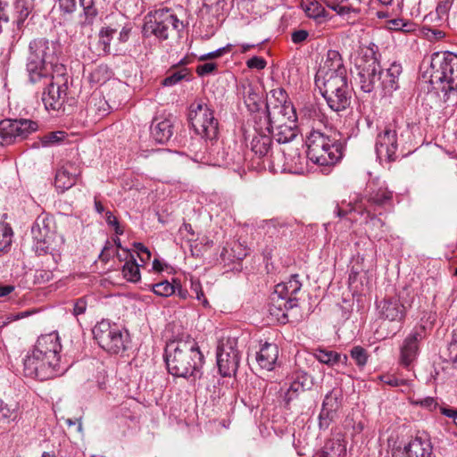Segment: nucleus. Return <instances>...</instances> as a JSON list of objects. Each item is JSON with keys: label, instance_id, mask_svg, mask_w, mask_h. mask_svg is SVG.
Listing matches in <instances>:
<instances>
[{"label": "nucleus", "instance_id": "nucleus-1", "mask_svg": "<svg viewBox=\"0 0 457 457\" xmlns=\"http://www.w3.org/2000/svg\"><path fill=\"white\" fill-rule=\"evenodd\" d=\"M165 362L169 372L175 377L196 378L201 373L204 355L197 342L187 335L166 345Z\"/></svg>", "mask_w": 457, "mask_h": 457}, {"label": "nucleus", "instance_id": "nucleus-2", "mask_svg": "<svg viewBox=\"0 0 457 457\" xmlns=\"http://www.w3.org/2000/svg\"><path fill=\"white\" fill-rule=\"evenodd\" d=\"M61 52V46L57 41L42 37L29 43L27 71L31 83L47 79L51 73L56 72L57 66H63L58 62Z\"/></svg>", "mask_w": 457, "mask_h": 457}, {"label": "nucleus", "instance_id": "nucleus-3", "mask_svg": "<svg viewBox=\"0 0 457 457\" xmlns=\"http://www.w3.org/2000/svg\"><path fill=\"white\" fill-rule=\"evenodd\" d=\"M430 83L442 91L449 105L457 104V55L450 52L435 53L431 58Z\"/></svg>", "mask_w": 457, "mask_h": 457}, {"label": "nucleus", "instance_id": "nucleus-4", "mask_svg": "<svg viewBox=\"0 0 457 457\" xmlns=\"http://www.w3.org/2000/svg\"><path fill=\"white\" fill-rule=\"evenodd\" d=\"M306 145L307 157L319 165H333L342 157L341 145L318 129H312L307 136Z\"/></svg>", "mask_w": 457, "mask_h": 457}, {"label": "nucleus", "instance_id": "nucleus-5", "mask_svg": "<svg viewBox=\"0 0 457 457\" xmlns=\"http://www.w3.org/2000/svg\"><path fill=\"white\" fill-rule=\"evenodd\" d=\"M188 120L195 132L206 141L216 140L219 134V122L213 110L203 98H197L190 104Z\"/></svg>", "mask_w": 457, "mask_h": 457}, {"label": "nucleus", "instance_id": "nucleus-6", "mask_svg": "<svg viewBox=\"0 0 457 457\" xmlns=\"http://www.w3.org/2000/svg\"><path fill=\"white\" fill-rule=\"evenodd\" d=\"M315 84L334 112H339L349 106L351 96L347 76L315 79Z\"/></svg>", "mask_w": 457, "mask_h": 457}, {"label": "nucleus", "instance_id": "nucleus-7", "mask_svg": "<svg viewBox=\"0 0 457 457\" xmlns=\"http://www.w3.org/2000/svg\"><path fill=\"white\" fill-rule=\"evenodd\" d=\"M149 21L144 25L145 35H154L160 40L178 36L183 28V23L170 9H160L148 14Z\"/></svg>", "mask_w": 457, "mask_h": 457}, {"label": "nucleus", "instance_id": "nucleus-8", "mask_svg": "<svg viewBox=\"0 0 457 457\" xmlns=\"http://www.w3.org/2000/svg\"><path fill=\"white\" fill-rule=\"evenodd\" d=\"M377 50L378 46L370 43L368 47L361 49L362 55L356 60L359 83L365 93L371 92L381 79V67L375 56Z\"/></svg>", "mask_w": 457, "mask_h": 457}, {"label": "nucleus", "instance_id": "nucleus-9", "mask_svg": "<svg viewBox=\"0 0 457 457\" xmlns=\"http://www.w3.org/2000/svg\"><path fill=\"white\" fill-rule=\"evenodd\" d=\"M49 83L42 95L45 107L60 110L65 102L68 90V75L65 66H57L56 72L48 77Z\"/></svg>", "mask_w": 457, "mask_h": 457}, {"label": "nucleus", "instance_id": "nucleus-10", "mask_svg": "<svg viewBox=\"0 0 457 457\" xmlns=\"http://www.w3.org/2000/svg\"><path fill=\"white\" fill-rule=\"evenodd\" d=\"M94 338L106 352L117 354L126 348V339L122 331L108 320H101L93 328Z\"/></svg>", "mask_w": 457, "mask_h": 457}, {"label": "nucleus", "instance_id": "nucleus-11", "mask_svg": "<svg viewBox=\"0 0 457 457\" xmlns=\"http://www.w3.org/2000/svg\"><path fill=\"white\" fill-rule=\"evenodd\" d=\"M279 111L272 110L271 117H264L265 130L270 132V129L278 144L284 145L295 141L297 137L295 131V113L294 116L279 114Z\"/></svg>", "mask_w": 457, "mask_h": 457}, {"label": "nucleus", "instance_id": "nucleus-12", "mask_svg": "<svg viewBox=\"0 0 457 457\" xmlns=\"http://www.w3.org/2000/svg\"><path fill=\"white\" fill-rule=\"evenodd\" d=\"M240 355L237 339L227 337L220 341L217 350V365L223 377L235 375L239 366Z\"/></svg>", "mask_w": 457, "mask_h": 457}, {"label": "nucleus", "instance_id": "nucleus-13", "mask_svg": "<svg viewBox=\"0 0 457 457\" xmlns=\"http://www.w3.org/2000/svg\"><path fill=\"white\" fill-rule=\"evenodd\" d=\"M37 129V123L31 120H3L0 121V145H11L17 139L22 140Z\"/></svg>", "mask_w": 457, "mask_h": 457}, {"label": "nucleus", "instance_id": "nucleus-14", "mask_svg": "<svg viewBox=\"0 0 457 457\" xmlns=\"http://www.w3.org/2000/svg\"><path fill=\"white\" fill-rule=\"evenodd\" d=\"M61 11L69 15H76L82 26L91 25L98 16L95 0H58Z\"/></svg>", "mask_w": 457, "mask_h": 457}, {"label": "nucleus", "instance_id": "nucleus-15", "mask_svg": "<svg viewBox=\"0 0 457 457\" xmlns=\"http://www.w3.org/2000/svg\"><path fill=\"white\" fill-rule=\"evenodd\" d=\"M23 372L26 377L46 380L54 378L59 372V369L32 351L23 361Z\"/></svg>", "mask_w": 457, "mask_h": 457}, {"label": "nucleus", "instance_id": "nucleus-16", "mask_svg": "<svg viewBox=\"0 0 457 457\" xmlns=\"http://www.w3.org/2000/svg\"><path fill=\"white\" fill-rule=\"evenodd\" d=\"M61 349L62 345L58 333L52 332L40 336L32 351L41 357L46 358L50 364L59 369V353Z\"/></svg>", "mask_w": 457, "mask_h": 457}, {"label": "nucleus", "instance_id": "nucleus-17", "mask_svg": "<svg viewBox=\"0 0 457 457\" xmlns=\"http://www.w3.org/2000/svg\"><path fill=\"white\" fill-rule=\"evenodd\" d=\"M398 143L395 129L386 127L378 134L376 139V153L380 160L393 162L397 159Z\"/></svg>", "mask_w": 457, "mask_h": 457}, {"label": "nucleus", "instance_id": "nucleus-18", "mask_svg": "<svg viewBox=\"0 0 457 457\" xmlns=\"http://www.w3.org/2000/svg\"><path fill=\"white\" fill-rule=\"evenodd\" d=\"M426 337V328L423 325L415 327L404 339L400 351V363L409 367L417 358L419 343Z\"/></svg>", "mask_w": 457, "mask_h": 457}, {"label": "nucleus", "instance_id": "nucleus-19", "mask_svg": "<svg viewBox=\"0 0 457 457\" xmlns=\"http://www.w3.org/2000/svg\"><path fill=\"white\" fill-rule=\"evenodd\" d=\"M278 293L274 289L270 296L269 312L277 320L285 323L289 320V312L298 306V299H290Z\"/></svg>", "mask_w": 457, "mask_h": 457}, {"label": "nucleus", "instance_id": "nucleus-20", "mask_svg": "<svg viewBox=\"0 0 457 457\" xmlns=\"http://www.w3.org/2000/svg\"><path fill=\"white\" fill-rule=\"evenodd\" d=\"M346 68L344 65L341 54L336 50H328L323 62L320 64L315 79L328 77H345Z\"/></svg>", "mask_w": 457, "mask_h": 457}, {"label": "nucleus", "instance_id": "nucleus-21", "mask_svg": "<svg viewBox=\"0 0 457 457\" xmlns=\"http://www.w3.org/2000/svg\"><path fill=\"white\" fill-rule=\"evenodd\" d=\"M287 99L288 96L283 87L272 89L266 103V112H263L264 117H271L272 110L279 111V114L291 115L293 117L295 110Z\"/></svg>", "mask_w": 457, "mask_h": 457}, {"label": "nucleus", "instance_id": "nucleus-22", "mask_svg": "<svg viewBox=\"0 0 457 457\" xmlns=\"http://www.w3.org/2000/svg\"><path fill=\"white\" fill-rule=\"evenodd\" d=\"M432 446L428 439L415 436L403 446L395 448L394 454L396 457H429Z\"/></svg>", "mask_w": 457, "mask_h": 457}, {"label": "nucleus", "instance_id": "nucleus-23", "mask_svg": "<svg viewBox=\"0 0 457 457\" xmlns=\"http://www.w3.org/2000/svg\"><path fill=\"white\" fill-rule=\"evenodd\" d=\"M378 308L380 317L390 321H401L406 315V308L397 296L383 299Z\"/></svg>", "mask_w": 457, "mask_h": 457}, {"label": "nucleus", "instance_id": "nucleus-24", "mask_svg": "<svg viewBox=\"0 0 457 457\" xmlns=\"http://www.w3.org/2000/svg\"><path fill=\"white\" fill-rule=\"evenodd\" d=\"M254 129L256 134L253 137L251 141L252 152L259 159H262L270 155V158L275 161L276 157L272 152V139L270 136V133H264L262 131V127L257 128L255 126Z\"/></svg>", "mask_w": 457, "mask_h": 457}, {"label": "nucleus", "instance_id": "nucleus-25", "mask_svg": "<svg viewBox=\"0 0 457 457\" xmlns=\"http://www.w3.org/2000/svg\"><path fill=\"white\" fill-rule=\"evenodd\" d=\"M339 396L340 393L337 390H332L326 395L320 414V427L321 428H327L334 419L331 414L339 407Z\"/></svg>", "mask_w": 457, "mask_h": 457}, {"label": "nucleus", "instance_id": "nucleus-26", "mask_svg": "<svg viewBox=\"0 0 457 457\" xmlns=\"http://www.w3.org/2000/svg\"><path fill=\"white\" fill-rule=\"evenodd\" d=\"M278 357V348L277 345L265 343L259 352L256 353L255 360L260 368L266 370H272Z\"/></svg>", "mask_w": 457, "mask_h": 457}, {"label": "nucleus", "instance_id": "nucleus-27", "mask_svg": "<svg viewBox=\"0 0 457 457\" xmlns=\"http://www.w3.org/2000/svg\"><path fill=\"white\" fill-rule=\"evenodd\" d=\"M13 23L21 30L24 22L35 9V0H13Z\"/></svg>", "mask_w": 457, "mask_h": 457}, {"label": "nucleus", "instance_id": "nucleus-28", "mask_svg": "<svg viewBox=\"0 0 457 457\" xmlns=\"http://www.w3.org/2000/svg\"><path fill=\"white\" fill-rule=\"evenodd\" d=\"M346 445L340 436L328 439L323 448L316 453L313 457H345Z\"/></svg>", "mask_w": 457, "mask_h": 457}, {"label": "nucleus", "instance_id": "nucleus-29", "mask_svg": "<svg viewBox=\"0 0 457 457\" xmlns=\"http://www.w3.org/2000/svg\"><path fill=\"white\" fill-rule=\"evenodd\" d=\"M393 198V192L386 187H378V189L369 184L366 189L365 199L370 205L385 206L390 204Z\"/></svg>", "mask_w": 457, "mask_h": 457}, {"label": "nucleus", "instance_id": "nucleus-30", "mask_svg": "<svg viewBox=\"0 0 457 457\" xmlns=\"http://www.w3.org/2000/svg\"><path fill=\"white\" fill-rule=\"evenodd\" d=\"M301 147H303V144L295 141L284 144L283 146L280 147V152L285 159L284 165L292 168L293 166L302 163L303 156L301 154Z\"/></svg>", "mask_w": 457, "mask_h": 457}, {"label": "nucleus", "instance_id": "nucleus-31", "mask_svg": "<svg viewBox=\"0 0 457 457\" xmlns=\"http://www.w3.org/2000/svg\"><path fill=\"white\" fill-rule=\"evenodd\" d=\"M151 134L156 142L161 144L167 142L173 135L172 122L168 119L154 120L151 127Z\"/></svg>", "mask_w": 457, "mask_h": 457}, {"label": "nucleus", "instance_id": "nucleus-32", "mask_svg": "<svg viewBox=\"0 0 457 457\" xmlns=\"http://www.w3.org/2000/svg\"><path fill=\"white\" fill-rule=\"evenodd\" d=\"M302 283L299 280V275L294 274L290 277L287 281L278 283L275 286V289L278 290V294H282L284 296L287 295L290 299H298V294L301 291Z\"/></svg>", "mask_w": 457, "mask_h": 457}, {"label": "nucleus", "instance_id": "nucleus-33", "mask_svg": "<svg viewBox=\"0 0 457 457\" xmlns=\"http://www.w3.org/2000/svg\"><path fill=\"white\" fill-rule=\"evenodd\" d=\"M301 5L308 17L316 20L320 23L326 20L328 12L325 7L317 0H303Z\"/></svg>", "mask_w": 457, "mask_h": 457}, {"label": "nucleus", "instance_id": "nucleus-34", "mask_svg": "<svg viewBox=\"0 0 457 457\" xmlns=\"http://www.w3.org/2000/svg\"><path fill=\"white\" fill-rule=\"evenodd\" d=\"M192 74L188 69L172 67L168 71L167 76L162 80L161 84L163 87H172L182 79L190 80Z\"/></svg>", "mask_w": 457, "mask_h": 457}, {"label": "nucleus", "instance_id": "nucleus-35", "mask_svg": "<svg viewBox=\"0 0 457 457\" xmlns=\"http://www.w3.org/2000/svg\"><path fill=\"white\" fill-rule=\"evenodd\" d=\"M314 356L319 361L331 366L339 362L345 363L348 359L346 355L342 356L337 352L325 349H317L314 353Z\"/></svg>", "mask_w": 457, "mask_h": 457}, {"label": "nucleus", "instance_id": "nucleus-36", "mask_svg": "<svg viewBox=\"0 0 457 457\" xmlns=\"http://www.w3.org/2000/svg\"><path fill=\"white\" fill-rule=\"evenodd\" d=\"M77 181L76 174L71 172L68 168L58 170L55 176V187L62 190L71 188Z\"/></svg>", "mask_w": 457, "mask_h": 457}, {"label": "nucleus", "instance_id": "nucleus-37", "mask_svg": "<svg viewBox=\"0 0 457 457\" xmlns=\"http://www.w3.org/2000/svg\"><path fill=\"white\" fill-rule=\"evenodd\" d=\"M19 416V408L17 403H7L0 401V422L9 424Z\"/></svg>", "mask_w": 457, "mask_h": 457}, {"label": "nucleus", "instance_id": "nucleus-38", "mask_svg": "<svg viewBox=\"0 0 457 457\" xmlns=\"http://www.w3.org/2000/svg\"><path fill=\"white\" fill-rule=\"evenodd\" d=\"M381 79L382 84L385 87H389L392 89L396 88V80L401 73V66L399 64L393 63L390 68L386 71L381 70Z\"/></svg>", "mask_w": 457, "mask_h": 457}, {"label": "nucleus", "instance_id": "nucleus-39", "mask_svg": "<svg viewBox=\"0 0 457 457\" xmlns=\"http://www.w3.org/2000/svg\"><path fill=\"white\" fill-rule=\"evenodd\" d=\"M123 277L129 282L136 283L140 280L139 266L134 256H131L129 261H127L122 268Z\"/></svg>", "mask_w": 457, "mask_h": 457}, {"label": "nucleus", "instance_id": "nucleus-40", "mask_svg": "<svg viewBox=\"0 0 457 457\" xmlns=\"http://www.w3.org/2000/svg\"><path fill=\"white\" fill-rule=\"evenodd\" d=\"M112 74V71L106 64H100L90 73L89 80L91 83L104 84L111 79Z\"/></svg>", "mask_w": 457, "mask_h": 457}, {"label": "nucleus", "instance_id": "nucleus-41", "mask_svg": "<svg viewBox=\"0 0 457 457\" xmlns=\"http://www.w3.org/2000/svg\"><path fill=\"white\" fill-rule=\"evenodd\" d=\"M245 94V102L248 109L253 112H258L262 104V98L260 95L255 92L254 88L251 85L246 88Z\"/></svg>", "mask_w": 457, "mask_h": 457}, {"label": "nucleus", "instance_id": "nucleus-42", "mask_svg": "<svg viewBox=\"0 0 457 457\" xmlns=\"http://www.w3.org/2000/svg\"><path fill=\"white\" fill-rule=\"evenodd\" d=\"M386 28L395 31L411 32L415 29V24L403 19H392L386 21Z\"/></svg>", "mask_w": 457, "mask_h": 457}, {"label": "nucleus", "instance_id": "nucleus-43", "mask_svg": "<svg viewBox=\"0 0 457 457\" xmlns=\"http://www.w3.org/2000/svg\"><path fill=\"white\" fill-rule=\"evenodd\" d=\"M358 209H362V212L367 214L366 224L371 228H382L384 226L382 220L378 218L375 214L371 213L370 211H369L367 207L361 204V202L355 203L354 206H353L350 211H357Z\"/></svg>", "mask_w": 457, "mask_h": 457}, {"label": "nucleus", "instance_id": "nucleus-44", "mask_svg": "<svg viewBox=\"0 0 457 457\" xmlns=\"http://www.w3.org/2000/svg\"><path fill=\"white\" fill-rule=\"evenodd\" d=\"M152 290L157 295L167 297L176 293V286L165 280L152 285Z\"/></svg>", "mask_w": 457, "mask_h": 457}, {"label": "nucleus", "instance_id": "nucleus-45", "mask_svg": "<svg viewBox=\"0 0 457 457\" xmlns=\"http://www.w3.org/2000/svg\"><path fill=\"white\" fill-rule=\"evenodd\" d=\"M0 233V253L5 251L11 245V237L12 235V229L7 223H1Z\"/></svg>", "mask_w": 457, "mask_h": 457}, {"label": "nucleus", "instance_id": "nucleus-46", "mask_svg": "<svg viewBox=\"0 0 457 457\" xmlns=\"http://www.w3.org/2000/svg\"><path fill=\"white\" fill-rule=\"evenodd\" d=\"M350 355L359 367L365 366L369 358L367 351L360 345L353 346L350 351Z\"/></svg>", "mask_w": 457, "mask_h": 457}, {"label": "nucleus", "instance_id": "nucleus-47", "mask_svg": "<svg viewBox=\"0 0 457 457\" xmlns=\"http://www.w3.org/2000/svg\"><path fill=\"white\" fill-rule=\"evenodd\" d=\"M410 402L412 405L420 406L428 411L436 410L438 405L436 399L430 396L424 398L412 396L410 398Z\"/></svg>", "mask_w": 457, "mask_h": 457}, {"label": "nucleus", "instance_id": "nucleus-48", "mask_svg": "<svg viewBox=\"0 0 457 457\" xmlns=\"http://www.w3.org/2000/svg\"><path fill=\"white\" fill-rule=\"evenodd\" d=\"M115 33L116 29H114L104 28L101 29L99 42L104 45V51L105 53L110 52V40Z\"/></svg>", "mask_w": 457, "mask_h": 457}, {"label": "nucleus", "instance_id": "nucleus-49", "mask_svg": "<svg viewBox=\"0 0 457 457\" xmlns=\"http://www.w3.org/2000/svg\"><path fill=\"white\" fill-rule=\"evenodd\" d=\"M190 288H191L192 293H194L195 295V298L198 301L202 302L204 306H207L208 301H207L206 297L204 296V291H203L200 282L191 280Z\"/></svg>", "mask_w": 457, "mask_h": 457}, {"label": "nucleus", "instance_id": "nucleus-50", "mask_svg": "<svg viewBox=\"0 0 457 457\" xmlns=\"http://www.w3.org/2000/svg\"><path fill=\"white\" fill-rule=\"evenodd\" d=\"M453 0H439L436 6V13L440 19L447 17Z\"/></svg>", "mask_w": 457, "mask_h": 457}, {"label": "nucleus", "instance_id": "nucleus-51", "mask_svg": "<svg viewBox=\"0 0 457 457\" xmlns=\"http://www.w3.org/2000/svg\"><path fill=\"white\" fill-rule=\"evenodd\" d=\"M134 247L142 262H147L151 259V252L142 243H134Z\"/></svg>", "mask_w": 457, "mask_h": 457}, {"label": "nucleus", "instance_id": "nucleus-52", "mask_svg": "<svg viewBox=\"0 0 457 457\" xmlns=\"http://www.w3.org/2000/svg\"><path fill=\"white\" fill-rule=\"evenodd\" d=\"M300 391L303 392L305 390L300 386L299 381L295 379L286 393L285 401L288 404L294 399V396Z\"/></svg>", "mask_w": 457, "mask_h": 457}, {"label": "nucleus", "instance_id": "nucleus-53", "mask_svg": "<svg viewBox=\"0 0 457 457\" xmlns=\"http://www.w3.org/2000/svg\"><path fill=\"white\" fill-rule=\"evenodd\" d=\"M64 137V133L62 131L50 132L43 137L42 143L44 145H48L60 142Z\"/></svg>", "mask_w": 457, "mask_h": 457}, {"label": "nucleus", "instance_id": "nucleus-54", "mask_svg": "<svg viewBox=\"0 0 457 457\" xmlns=\"http://www.w3.org/2000/svg\"><path fill=\"white\" fill-rule=\"evenodd\" d=\"M105 220L108 225L114 228V231L117 235H122L124 233L123 228L120 227L117 218L111 212H106Z\"/></svg>", "mask_w": 457, "mask_h": 457}, {"label": "nucleus", "instance_id": "nucleus-55", "mask_svg": "<svg viewBox=\"0 0 457 457\" xmlns=\"http://www.w3.org/2000/svg\"><path fill=\"white\" fill-rule=\"evenodd\" d=\"M43 229H44V233L42 231V228L40 227V225L37 222H36L31 228V234L33 236V238L38 243H42V242L46 241V228H45Z\"/></svg>", "mask_w": 457, "mask_h": 457}, {"label": "nucleus", "instance_id": "nucleus-56", "mask_svg": "<svg viewBox=\"0 0 457 457\" xmlns=\"http://www.w3.org/2000/svg\"><path fill=\"white\" fill-rule=\"evenodd\" d=\"M266 61L260 56H253L246 62V65L250 69L263 70L266 67Z\"/></svg>", "mask_w": 457, "mask_h": 457}, {"label": "nucleus", "instance_id": "nucleus-57", "mask_svg": "<svg viewBox=\"0 0 457 457\" xmlns=\"http://www.w3.org/2000/svg\"><path fill=\"white\" fill-rule=\"evenodd\" d=\"M87 307V297L84 296V297H80V298L77 299L75 301L74 306H73V314L75 316H79V315L85 313Z\"/></svg>", "mask_w": 457, "mask_h": 457}, {"label": "nucleus", "instance_id": "nucleus-58", "mask_svg": "<svg viewBox=\"0 0 457 457\" xmlns=\"http://www.w3.org/2000/svg\"><path fill=\"white\" fill-rule=\"evenodd\" d=\"M264 228H266V231L268 233H270L271 235H275L279 232L280 228H285V225L282 223H279L277 220H270L265 221Z\"/></svg>", "mask_w": 457, "mask_h": 457}, {"label": "nucleus", "instance_id": "nucleus-59", "mask_svg": "<svg viewBox=\"0 0 457 457\" xmlns=\"http://www.w3.org/2000/svg\"><path fill=\"white\" fill-rule=\"evenodd\" d=\"M217 68L216 63L214 62H205L204 64L198 65L196 67V73L199 76H204L213 72Z\"/></svg>", "mask_w": 457, "mask_h": 457}, {"label": "nucleus", "instance_id": "nucleus-60", "mask_svg": "<svg viewBox=\"0 0 457 457\" xmlns=\"http://www.w3.org/2000/svg\"><path fill=\"white\" fill-rule=\"evenodd\" d=\"M309 37V32L305 29L295 30L291 34V39L294 44H302Z\"/></svg>", "mask_w": 457, "mask_h": 457}, {"label": "nucleus", "instance_id": "nucleus-61", "mask_svg": "<svg viewBox=\"0 0 457 457\" xmlns=\"http://www.w3.org/2000/svg\"><path fill=\"white\" fill-rule=\"evenodd\" d=\"M114 253H115V249H114L113 245H112L110 242H107L99 255V259L102 262H107L110 260V258L112 255H114Z\"/></svg>", "mask_w": 457, "mask_h": 457}, {"label": "nucleus", "instance_id": "nucleus-62", "mask_svg": "<svg viewBox=\"0 0 457 457\" xmlns=\"http://www.w3.org/2000/svg\"><path fill=\"white\" fill-rule=\"evenodd\" d=\"M380 380L386 385L391 386H399L404 384V380L399 379L392 375H382L379 377Z\"/></svg>", "mask_w": 457, "mask_h": 457}, {"label": "nucleus", "instance_id": "nucleus-63", "mask_svg": "<svg viewBox=\"0 0 457 457\" xmlns=\"http://www.w3.org/2000/svg\"><path fill=\"white\" fill-rule=\"evenodd\" d=\"M295 380L299 381L300 386L304 390L309 389L312 386L311 378L306 373L297 374Z\"/></svg>", "mask_w": 457, "mask_h": 457}, {"label": "nucleus", "instance_id": "nucleus-64", "mask_svg": "<svg viewBox=\"0 0 457 457\" xmlns=\"http://www.w3.org/2000/svg\"><path fill=\"white\" fill-rule=\"evenodd\" d=\"M440 412L449 418H453L454 424L457 427V409L440 407Z\"/></svg>", "mask_w": 457, "mask_h": 457}]
</instances>
